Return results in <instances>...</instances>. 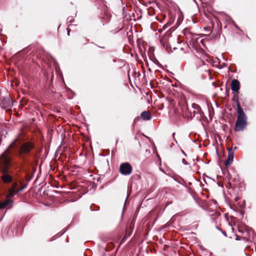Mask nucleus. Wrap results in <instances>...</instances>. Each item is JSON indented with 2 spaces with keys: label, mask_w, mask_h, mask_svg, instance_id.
Segmentation results:
<instances>
[{
  "label": "nucleus",
  "mask_w": 256,
  "mask_h": 256,
  "mask_svg": "<svg viewBox=\"0 0 256 256\" xmlns=\"http://www.w3.org/2000/svg\"><path fill=\"white\" fill-rule=\"evenodd\" d=\"M174 135H175V132H174V133L172 134V136H173V138H174V139H175V138H174ZM175 140V141H176V140Z\"/></svg>",
  "instance_id": "obj_12"
},
{
  "label": "nucleus",
  "mask_w": 256,
  "mask_h": 256,
  "mask_svg": "<svg viewBox=\"0 0 256 256\" xmlns=\"http://www.w3.org/2000/svg\"><path fill=\"white\" fill-rule=\"evenodd\" d=\"M192 108L194 110L192 112L194 113V115L200 113L201 110L200 106L196 104H192Z\"/></svg>",
  "instance_id": "obj_9"
},
{
  "label": "nucleus",
  "mask_w": 256,
  "mask_h": 256,
  "mask_svg": "<svg viewBox=\"0 0 256 256\" xmlns=\"http://www.w3.org/2000/svg\"><path fill=\"white\" fill-rule=\"evenodd\" d=\"M240 82L236 79L232 80L231 82V89L233 92H238L240 89Z\"/></svg>",
  "instance_id": "obj_7"
},
{
  "label": "nucleus",
  "mask_w": 256,
  "mask_h": 256,
  "mask_svg": "<svg viewBox=\"0 0 256 256\" xmlns=\"http://www.w3.org/2000/svg\"><path fill=\"white\" fill-rule=\"evenodd\" d=\"M18 184L14 182L12 184V186L8 190V198H12L16 195L18 192L21 190L20 189L17 188Z\"/></svg>",
  "instance_id": "obj_5"
},
{
  "label": "nucleus",
  "mask_w": 256,
  "mask_h": 256,
  "mask_svg": "<svg viewBox=\"0 0 256 256\" xmlns=\"http://www.w3.org/2000/svg\"><path fill=\"white\" fill-rule=\"evenodd\" d=\"M182 163H183L184 164L186 165V164H188V162L186 160H185V159H182Z\"/></svg>",
  "instance_id": "obj_11"
},
{
  "label": "nucleus",
  "mask_w": 256,
  "mask_h": 256,
  "mask_svg": "<svg viewBox=\"0 0 256 256\" xmlns=\"http://www.w3.org/2000/svg\"><path fill=\"white\" fill-rule=\"evenodd\" d=\"M132 167L128 162L122 163L120 166V172L122 175L130 174L132 172Z\"/></svg>",
  "instance_id": "obj_3"
},
{
  "label": "nucleus",
  "mask_w": 256,
  "mask_h": 256,
  "mask_svg": "<svg viewBox=\"0 0 256 256\" xmlns=\"http://www.w3.org/2000/svg\"><path fill=\"white\" fill-rule=\"evenodd\" d=\"M238 118L236 122L234 130L236 131L242 130L247 124L246 116L241 108L240 104H237Z\"/></svg>",
  "instance_id": "obj_2"
},
{
  "label": "nucleus",
  "mask_w": 256,
  "mask_h": 256,
  "mask_svg": "<svg viewBox=\"0 0 256 256\" xmlns=\"http://www.w3.org/2000/svg\"><path fill=\"white\" fill-rule=\"evenodd\" d=\"M6 203L0 204V210L1 208H4L6 206Z\"/></svg>",
  "instance_id": "obj_10"
},
{
  "label": "nucleus",
  "mask_w": 256,
  "mask_h": 256,
  "mask_svg": "<svg viewBox=\"0 0 256 256\" xmlns=\"http://www.w3.org/2000/svg\"><path fill=\"white\" fill-rule=\"evenodd\" d=\"M140 116L144 120H150L151 118V114L148 111H144L141 114Z\"/></svg>",
  "instance_id": "obj_8"
},
{
  "label": "nucleus",
  "mask_w": 256,
  "mask_h": 256,
  "mask_svg": "<svg viewBox=\"0 0 256 256\" xmlns=\"http://www.w3.org/2000/svg\"><path fill=\"white\" fill-rule=\"evenodd\" d=\"M234 151L232 149L228 148V158L225 162V165L226 166H228L232 164L234 160Z\"/></svg>",
  "instance_id": "obj_6"
},
{
  "label": "nucleus",
  "mask_w": 256,
  "mask_h": 256,
  "mask_svg": "<svg viewBox=\"0 0 256 256\" xmlns=\"http://www.w3.org/2000/svg\"><path fill=\"white\" fill-rule=\"evenodd\" d=\"M34 148V144L30 142L23 144L18 151L19 154L22 155L28 153Z\"/></svg>",
  "instance_id": "obj_4"
},
{
  "label": "nucleus",
  "mask_w": 256,
  "mask_h": 256,
  "mask_svg": "<svg viewBox=\"0 0 256 256\" xmlns=\"http://www.w3.org/2000/svg\"><path fill=\"white\" fill-rule=\"evenodd\" d=\"M12 146L13 144H12L9 146L8 150L0 156V168L2 172L4 173L2 176V179L4 182L8 184L11 182L12 180V177L7 174L10 163V158L8 156V150Z\"/></svg>",
  "instance_id": "obj_1"
}]
</instances>
